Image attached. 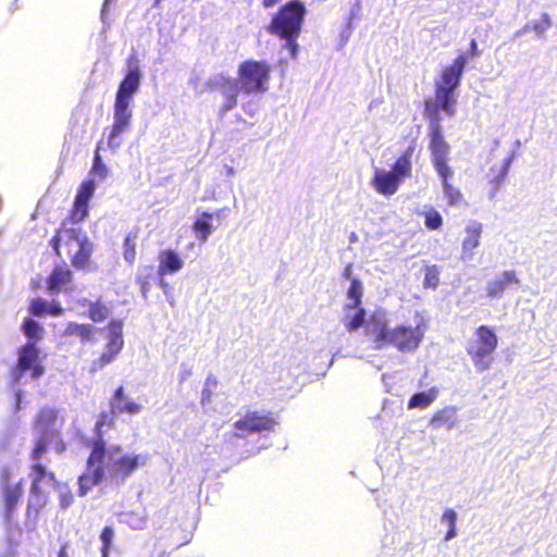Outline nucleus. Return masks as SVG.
Instances as JSON below:
<instances>
[{
  "instance_id": "2f4dec72",
  "label": "nucleus",
  "mask_w": 557,
  "mask_h": 557,
  "mask_svg": "<svg viewBox=\"0 0 557 557\" xmlns=\"http://www.w3.org/2000/svg\"><path fill=\"white\" fill-rule=\"evenodd\" d=\"M120 521L134 530H143L147 524V517L141 511H127L121 515Z\"/></svg>"
},
{
  "instance_id": "13d9d810",
  "label": "nucleus",
  "mask_w": 557,
  "mask_h": 557,
  "mask_svg": "<svg viewBox=\"0 0 557 557\" xmlns=\"http://www.w3.org/2000/svg\"><path fill=\"white\" fill-rule=\"evenodd\" d=\"M189 375V372L183 373L181 376V381H184Z\"/></svg>"
},
{
  "instance_id": "9d476101",
  "label": "nucleus",
  "mask_w": 557,
  "mask_h": 557,
  "mask_svg": "<svg viewBox=\"0 0 557 557\" xmlns=\"http://www.w3.org/2000/svg\"><path fill=\"white\" fill-rule=\"evenodd\" d=\"M38 354L35 343L32 342L21 348L18 363L12 374L14 383L24 384L42 375L44 368L37 362Z\"/></svg>"
},
{
  "instance_id": "de8ad7c7",
  "label": "nucleus",
  "mask_w": 557,
  "mask_h": 557,
  "mask_svg": "<svg viewBox=\"0 0 557 557\" xmlns=\"http://www.w3.org/2000/svg\"><path fill=\"white\" fill-rule=\"evenodd\" d=\"M158 285L162 288L163 293L168 296L170 286L163 276H159Z\"/></svg>"
},
{
  "instance_id": "412c9836",
  "label": "nucleus",
  "mask_w": 557,
  "mask_h": 557,
  "mask_svg": "<svg viewBox=\"0 0 557 557\" xmlns=\"http://www.w3.org/2000/svg\"><path fill=\"white\" fill-rule=\"evenodd\" d=\"M341 321L349 333H354L362 325L366 327L368 319L361 305L345 304Z\"/></svg>"
},
{
  "instance_id": "c9c22d12",
  "label": "nucleus",
  "mask_w": 557,
  "mask_h": 557,
  "mask_svg": "<svg viewBox=\"0 0 557 557\" xmlns=\"http://www.w3.org/2000/svg\"><path fill=\"white\" fill-rule=\"evenodd\" d=\"M109 170L107 165L102 162L99 152L96 151L90 175L98 177L100 181H103L107 178Z\"/></svg>"
},
{
  "instance_id": "72a5a7b5",
  "label": "nucleus",
  "mask_w": 557,
  "mask_h": 557,
  "mask_svg": "<svg viewBox=\"0 0 557 557\" xmlns=\"http://www.w3.org/2000/svg\"><path fill=\"white\" fill-rule=\"evenodd\" d=\"M362 295H363L362 283L357 278L351 280L350 286L347 290L346 304L361 305Z\"/></svg>"
},
{
  "instance_id": "bf43d9fd",
  "label": "nucleus",
  "mask_w": 557,
  "mask_h": 557,
  "mask_svg": "<svg viewBox=\"0 0 557 557\" xmlns=\"http://www.w3.org/2000/svg\"><path fill=\"white\" fill-rule=\"evenodd\" d=\"M227 173L231 174V175L234 174V169L233 168H228L227 169Z\"/></svg>"
},
{
  "instance_id": "4be33fe9",
  "label": "nucleus",
  "mask_w": 557,
  "mask_h": 557,
  "mask_svg": "<svg viewBox=\"0 0 557 557\" xmlns=\"http://www.w3.org/2000/svg\"><path fill=\"white\" fill-rule=\"evenodd\" d=\"M184 265V261L174 250H163L159 255V268L158 276H164L165 274H173L178 272Z\"/></svg>"
},
{
  "instance_id": "37998d69",
  "label": "nucleus",
  "mask_w": 557,
  "mask_h": 557,
  "mask_svg": "<svg viewBox=\"0 0 557 557\" xmlns=\"http://www.w3.org/2000/svg\"><path fill=\"white\" fill-rule=\"evenodd\" d=\"M49 302L44 299H34L30 304V311L34 315H41L47 313Z\"/></svg>"
},
{
  "instance_id": "6ab92c4d",
  "label": "nucleus",
  "mask_w": 557,
  "mask_h": 557,
  "mask_svg": "<svg viewBox=\"0 0 557 557\" xmlns=\"http://www.w3.org/2000/svg\"><path fill=\"white\" fill-rule=\"evenodd\" d=\"M96 189L94 180L85 181L75 197L74 209L72 211V220L75 223L83 221L88 214V202Z\"/></svg>"
},
{
  "instance_id": "2eb2a0df",
  "label": "nucleus",
  "mask_w": 557,
  "mask_h": 557,
  "mask_svg": "<svg viewBox=\"0 0 557 557\" xmlns=\"http://www.w3.org/2000/svg\"><path fill=\"white\" fill-rule=\"evenodd\" d=\"M141 71L138 60L133 55L127 60V70L125 77L120 83L115 101L131 103L134 96L138 92L141 83Z\"/></svg>"
},
{
  "instance_id": "393cba45",
  "label": "nucleus",
  "mask_w": 557,
  "mask_h": 557,
  "mask_svg": "<svg viewBox=\"0 0 557 557\" xmlns=\"http://www.w3.org/2000/svg\"><path fill=\"white\" fill-rule=\"evenodd\" d=\"M221 94L224 97V103L221 107V114H225L237 106V96L239 92L238 83L235 79L222 78Z\"/></svg>"
},
{
  "instance_id": "5701e85b",
  "label": "nucleus",
  "mask_w": 557,
  "mask_h": 557,
  "mask_svg": "<svg viewBox=\"0 0 557 557\" xmlns=\"http://www.w3.org/2000/svg\"><path fill=\"white\" fill-rule=\"evenodd\" d=\"M458 423V409L454 406H447L436 411L431 418L430 424L433 429L446 426L448 430L454 429Z\"/></svg>"
},
{
  "instance_id": "4468645a",
  "label": "nucleus",
  "mask_w": 557,
  "mask_h": 557,
  "mask_svg": "<svg viewBox=\"0 0 557 557\" xmlns=\"http://www.w3.org/2000/svg\"><path fill=\"white\" fill-rule=\"evenodd\" d=\"M432 162L438 176L453 175L451 169L447 164L449 146L445 141L441 124L431 125Z\"/></svg>"
},
{
  "instance_id": "f03ea898",
  "label": "nucleus",
  "mask_w": 557,
  "mask_h": 557,
  "mask_svg": "<svg viewBox=\"0 0 557 557\" xmlns=\"http://www.w3.org/2000/svg\"><path fill=\"white\" fill-rule=\"evenodd\" d=\"M55 419L52 409H42L36 420L35 429L39 437L32 453V486L27 504L28 513L30 511L38 513L46 506L48 500L47 488L54 482L53 473L47 471L46 467L40 463L42 455L48 448H53L58 454L64 450V445L54 428Z\"/></svg>"
},
{
  "instance_id": "3c124183",
  "label": "nucleus",
  "mask_w": 557,
  "mask_h": 557,
  "mask_svg": "<svg viewBox=\"0 0 557 557\" xmlns=\"http://www.w3.org/2000/svg\"><path fill=\"white\" fill-rule=\"evenodd\" d=\"M112 0H104L103 7H102V10H101V18H102V21H104V18H106V15L108 13V7H109V3Z\"/></svg>"
},
{
  "instance_id": "58836bf2",
  "label": "nucleus",
  "mask_w": 557,
  "mask_h": 557,
  "mask_svg": "<svg viewBox=\"0 0 557 557\" xmlns=\"http://www.w3.org/2000/svg\"><path fill=\"white\" fill-rule=\"evenodd\" d=\"M114 539V531L111 527H106L100 535L102 542L101 557H109V552Z\"/></svg>"
},
{
  "instance_id": "1a4fd4ad",
  "label": "nucleus",
  "mask_w": 557,
  "mask_h": 557,
  "mask_svg": "<svg viewBox=\"0 0 557 557\" xmlns=\"http://www.w3.org/2000/svg\"><path fill=\"white\" fill-rule=\"evenodd\" d=\"M123 326L122 320L113 319L104 329L107 339L104 351L100 358L92 361L91 371L103 369L117 358L124 347Z\"/></svg>"
},
{
  "instance_id": "39448f33",
  "label": "nucleus",
  "mask_w": 557,
  "mask_h": 557,
  "mask_svg": "<svg viewBox=\"0 0 557 557\" xmlns=\"http://www.w3.org/2000/svg\"><path fill=\"white\" fill-rule=\"evenodd\" d=\"M59 257L65 255L75 269H86L94 251V244L81 228H62L51 239Z\"/></svg>"
},
{
  "instance_id": "a211bd4d",
  "label": "nucleus",
  "mask_w": 557,
  "mask_h": 557,
  "mask_svg": "<svg viewBox=\"0 0 557 557\" xmlns=\"http://www.w3.org/2000/svg\"><path fill=\"white\" fill-rule=\"evenodd\" d=\"M467 64V57L460 54L453 64L446 66L442 73V78L435 86L455 91L460 84L462 73Z\"/></svg>"
},
{
  "instance_id": "7ed1b4c3",
  "label": "nucleus",
  "mask_w": 557,
  "mask_h": 557,
  "mask_svg": "<svg viewBox=\"0 0 557 557\" xmlns=\"http://www.w3.org/2000/svg\"><path fill=\"white\" fill-rule=\"evenodd\" d=\"M426 331L428 325L420 314L393 326L387 312L379 309L368 318L366 337L374 349L381 350L391 346L403 354H411L420 347Z\"/></svg>"
},
{
  "instance_id": "20e7f679",
  "label": "nucleus",
  "mask_w": 557,
  "mask_h": 557,
  "mask_svg": "<svg viewBox=\"0 0 557 557\" xmlns=\"http://www.w3.org/2000/svg\"><path fill=\"white\" fill-rule=\"evenodd\" d=\"M305 15V4L300 0H292L278 10L268 26L270 34L285 41V48L293 59L297 57V39L301 32Z\"/></svg>"
},
{
  "instance_id": "f8f14e48",
  "label": "nucleus",
  "mask_w": 557,
  "mask_h": 557,
  "mask_svg": "<svg viewBox=\"0 0 557 557\" xmlns=\"http://www.w3.org/2000/svg\"><path fill=\"white\" fill-rule=\"evenodd\" d=\"M132 116L131 103L114 101L113 124L107 138V146L113 152L121 147L123 143L122 135L128 131Z\"/></svg>"
},
{
  "instance_id": "6e6d98bb",
  "label": "nucleus",
  "mask_w": 557,
  "mask_h": 557,
  "mask_svg": "<svg viewBox=\"0 0 557 557\" xmlns=\"http://www.w3.org/2000/svg\"><path fill=\"white\" fill-rule=\"evenodd\" d=\"M226 211V209H221L219 211H216L215 213H212L213 216L215 215L216 218H220L224 214V212Z\"/></svg>"
},
{
  "instance_id": "c756f323",
  "label": "nucleus",
  "mask_w": 557,
  "mask_h": 557,
  "mask_svg": "<svg viewBox=\"0 0 557 557\" xmlns=\"http://www.w3.org/2000/svg\"><path fill=\"white\" fill-rule=\"evenodd\" d=\"M156 278L154 268L152 265H143L137 271V283L140 286V292L144 298L148 297L151 288V282Z\"/></svg>"
},
{
  "instance_id": "aec40b11",
  "label": "nucleus",
  "mask_w": 557,
  "mask_h": 557,
  "mask_svg": "<svg viewBox=\"0 0 557 557\" xmlns=\"http://www.w3.org/2000/svg\"><path fill=\"white\" fill-rule=\"evenodd\" d=\"M518 283L519 280L513 271L500 272L486 283V297L491 299L500 298L507 289Z\"/></svg>"
},
{
  "instance_id": "a18cd8bd",
  "label": "nucleus",
  "mask_w": 557,
  "mask_h": 557,
  "mask_svg": "<svg viewBox=\"0 0 557 557\" xmlns=\"http://www.w3.org/2000/svg\"><path fill=\"white\" fill-rule=\"evenodd\" d=\"M63 309L59 304H49L47 313L51 315H60L62 313Z\"/></svg>"
},
{
  "instance_id": "ea45409f",
  "label": "nucleus",
  "mask_w": 557,
  "mask_h": 557,
  "mask_svg": "<svg viewBox=\"0 0 557 557\" xmlns=\"http://www.w3.org/2000/svg\"><path fill=\"white\" fill-rule=\"evenodd\" d=\"M59 493V503L62 509L69 508L73 503V494L66 485L57 486Z\"/></svg>"
},
{
  "instance_id": "a878e982",
  "label": "nucleus",
  "mask_w": 557,
  "mask_h": 557,
  "mask_svg": "<svg viewBox=\"0 0 557 557\" xmlns=\"http://www.w3.org/2000/svg\"><path fill=\"white\" fill-rule=\"evenodd\" d=\"M72 273L66 265L55 267L48 278V289L51 294L59 293L62 286L70 283Z\"/></svg>"
},
{
  "instance_id": "e433bc0d",
  "label": "nucleus",
  "mask_w": 557,
  "mask_h": 557,
  "mask_svg": "<svg viewBox=\"0 0 557 557\" xmlns=\"http://www.w3.org/2000/svg\"><path fill=\"white\" fill-rule=\"evenodd\" d=\"M109 308L100 301L92 304L89 308V318L94 322L103 321L109 315Z\"/></svg>"
},
{
  "instance_id": "ddd939ff",
  "label": "nucleus",
  "mask_w": 557,
  "mask_h": 557,
  "mask_svg": "<svg viewBox=\"0 0 557 557\" xmlns=\"http://www.w3.org/2000/svg\"><path fill=\"white\" fill-rule=\"evenodd\" d=\"M276 424L277 422L274 418L251 411L234 423L235 435L237 437H246L253 434L271 432Z\"/></svg>"
},
{
  "instance_id": "0eeeda50",
  "label": "nucleus",
  "mask_w": 557,
  "mask_h": 557,
  "mask_svg": "<svg viewBox=\"0 0 557 557\" xmlns=\"http://www.w3.org/2000/svg\"><path fill=\"white\" fill-rule=\"evenodd\" d=\"M497 345V335L490 326L481 325L475 330L468 342L467 352L479 372L491 368Z\"/></svg>"
},
{
  "instance_id": "49530a36",
  "label": "nucleus",
  "mask_w": 557,
  "mask_h": 557,
  "mask_svg": "<svg viewBox=\"0 0 557 557\" xmlns=\"http://www.w3.org/2000/svg\"><path fill=\"white\" fill-rule=\"evenodd\" d=\"M470 55L471 57H479L480 55V50L478 48V44L474 39L471 40L470 42V51H469Z\"/></svg>"
},
{
  "instance_id": "c03bdc74",
  "label": "nucleus",
  "mask_w": 557,
  "mask_h": 557,
  "mask_svg": "<svg viewBox=\"0 0 557 557\" xmlns=\"http://www.w3.org/2000/svg\"><path fill=\"white\" fill-rule=\"evenodd\" d=\"M457 513L454 509H446L442 516V522L446 523L448 528L456 527Z\"/></svg>"
},
{
  "instance_id": "f704fd0d",
  "label": "nucleus",
  "mask_w": 557,
  "mask_h": 557,
  "mask_svg": "<svg viewBox=\"0 0 557 557\" xmlns=\"http://www.w3.org/2000/svg\"><path fill=\"white\" fill-rule=\"evenodd\" d=\"M425 287L435 289L440 284V268L437 265H430L425 268L424 282Z\"/></svg>"
},
{
  "instance_id": "4d7b16f0",
  "label": "nucleus",
  "mask_w": 557,
  "mask_h": 557,
  "mask_svg": "<svg viewBox=\"0 0 557 557\" xmlns=\"http://www.w3.org/2000/svg\"><path fill=\"white\" fill-rule=\"evenodd\" d=\"M58 557H67L66 555V552H65V546H63L60 552H59V556Z\"/></svg>"
},
{
  "instance_id": "4c0bfd02",
  "label": "nucleus",
  "mask_w": 557,
  "mask_h": 557,
  "mask_svg": "<svg viewBox=\"0 0 557 557\" xmlns=\"http://www.w3.org/2000/svg\"><path fill=\"white\" fill-rule=\"evenodd\" d=\"M23 329L29 339H39L42 333V327L33 319H26Z\"/></svg>"
},
{
  "instance_id": "c85d7f7f",
  "label": "nucleus",
  "mask_w": 557,
  "mask_h": 557,
  "mask_svg": "<svg viewBox=\"0 0 557 557\" xmlns=\"http://www.w3.org/2000/svg\"><path fill=\"white\" fill-rule=\"evenodd\" d=\"M438 396V388L431 387L425 392H420L411 396L408 401V409H425L428 408Z\"/></svg>"
},
{
  "instance_id": "bb28decb",
  "label": "nucleus",
  "mask_w": 557,
  "mask_h": 557,
  "mask_svg": "<svg viewBox=\"0 0 557 557\" xmlns=\"http://www.w3.org/2000/svg\"><path fill=\"white\" fill-rule=\"evenodd\" d=\"M213 214L209 212H202L200 216L195 221L193 230L196 233L197 238L201 243H206L209 236L213 232L212 226Z\"/></svg>"
},
{
  "instance_id": "864d4df0",
  "label": "nucleus",
  "mask_w": 557,
  "mask_h": 557,
  "mask_svg": "<svg viewBox=\"0 0 557 557\" xmlns=\"http://www.w3.org/2000/svg\"><path fill=\"white\" fill-rule=\"evenodd\" d=\"M21 400H22V393H21V391H17L16 392V409H20Z\"/></svg>"
},
{
  "instance_id": "09e8293b",
  "label": "nucleus",
  "mask_w": 557,
  "mask_h": 557,
  "mask_svg": "<svg viewBox=\"0 0 557 557\" xmlns=\"http://www.w3.org/2000/svg\"><path fill=\"white\" fill-rule=\"evenodd\" d=\"M456 535H457L456 527H450V528H448V531H447V533L445 535V540L446 541H450L454 537H456Z\"/></svg>"
},
{
  "instance_id": "7c9ffc66",
  "label": "nucleus",
  "mask_w": 557,
  "mask_h": 557,
  "mask_svg": "<svg viewBox=\"0 0 557 557\" xmlns=\"http://www.w3.org/2000/svg\"><path fill=\"white\" fill-rule=\"evenodd\" d=\"M95 326L91 324H78L71 322L67 324L65 334L79 336L84 342H90L94 339Z\"/></svg>"
},
{
  "instance_id": "6e6552de",
  "label": "nucleus",
  "mask_w": 557,
  "mask_h": 557,
  "mask_svg": "<svg viewBox=\"0 0 557 557\" xmlns=\"http://www.w3.org/2000/svg\"><path fill=\"white\" fill-rule=\"evenodd\" d=\"M269 66L263 62L247 61L239 66V83L244 94H259L267 90Z\"/></svg>"
},
{
  "instance_id": "f257e3e1",
  "label": "nucleus",
  "mask_w": 557,
  "mask_h": 557,
  "mask_svg": "<svg viewBox=\"0 0 557 557\" xmlns=\"http://www.w3.org/2000/svg\"><path fill=\"white\" fill-rule=\"evenodd\" d=\"M112 418L103 413L96 425V438L91 443V451L85 472L79 476V495H86L94 486L108 484L120 486L139 468L147 465L149 456L135 451L123 450L119 445L107 447L103 438L104 426L110 428Z\"/></svg>"
},
{
  "instance_id": "dca6fc26",
  "label": "nucleus",
  "mask_w": 557,
  "mask_h": 557,
  "mask_svg": "<svg viewBox=\"0 0 557 557\" xmlns=\"http://www.w3.org/2000/svg\"><path fill=\"white\" fill-rule=\"evenodd\" d=\"M13 470L4 469L2 473L3 479V505H4V515L8 520H11V517L23 496V479L18 481H12Z\"/></svg>"
},
{
  "instance_id": "5fc2aeb1",
  "label": "nucleus",
  "mask_w": 557,
  "mask_h": 557,
  "mask_svg": "<svg viewBox=\"0 0 557 557\" xmlns=\"http://www.w3.org/2000/svg\"><path fill=\"white\" fill-rule=\"evenodd\" d=\"M350 274H351V265H347V267L345 268V270H344V276H345L346 278H349Z\"/></svg>"
},
{
  "instance_id": "79ce46f5",
  "label": "nucleus",
  "mask_w": 557,
  "mask_h": 557,
  "mask_svg": "<svg viewBox=\"0 0 557 557\" xmlns=\"http://www.w3.org/2000/svg\"><path fill=\"white\" fill-rule=\"evenodd\" d=\"M135 247H136V245H135L133 238L129 235L126 236L125 240H124V259L126 262H128L131 264L135 260V256H136Z\"/></svg>"
},
{
  "instance_id": "f3484780",
  "label": "nucleus",
  "mask_w": 557,
  "mask_h": 557,
  "mask_svg": "<svg viewBox=\"0 0 557 557\" xmlns=\"http://www.w3.org/2000/svg\"><path fill=\"white\" fill-rule=\"evenodd\" d=\"M482 224L478 221H470L465 228V237L461 243L460 259L465 263L472 262L474 250L480 246Z\"/></svg>"
},
{
  "instance_id": "b1692460",
  "label": "nucleus",
  "mask_w": 557,
  "mask_h": 557,
  "mask_svg": "<svg viewBox=\"0 0 557 557\" xmlns=\"http://www.w3.org/2000/svg\"><path fill=\"white\" fill-rule=\"evenodd\" d=\"M112 413L126 412L129 414H137L141 411V405L124 397L123 387H119L111 400Z\"/></svg>"
},
{
  "instance_id": "8fccbe9b",
  "label": "nucleus",
  "mask_w": 557,
  "mask_h": 557,
  "mask_svg": "<svg viewBox=\"0 0 557 557\" xmlns=\"http://www.w3.org/2000/svg\"><path fill=\"white\" fill-rule=\"evenodd\" d=\"M211 396V392L208 388H203L202 395H201V403L205 405L207 401H209Z\"/></svg>"
},
{
  "instance_id": "603ef678",
  "label": "nucleus",
  "mask_w": 557,
  "mask_h": 557,
  "mask_svg": "<svg viewBox=\"0 0 557 557\" xmlns=\"http://www.w3.org/2000/svg\"><path fill=\"white\" fill-rule=\"evenodd\" d=\"M281 0H263V7L269 9L274 7L276 3H278Z\"/></svg>"
},
{
  "instance_id": "a19ab883",
  "label": "nucleus",
  "mask_w": 557,
  "mask_h": 557,
  "mask_svg": "<svg viewBox=\"0 0 557 557\" xmlns=\"http://www.w3.org/2000/svg\"><path fill=\"white\" fill-rule=\"evenodd\" d=\"M442 215L436 210L431 209L425 213V225L428 228L438 230L442 226Z\"/></svg>"
},
{
  "instance_id": "cd10ccee",
  "label": "nucleus",
  "mask_w": 557,
  "mask_h": 557,
  "mask_svg": "<svg viewBox=\"0 0 557 557\" xmlns=\"http://www.w3.org/2000/svg\"><path fill=\"white\" fill-rule=\"evenodd\" d=\"M552 26V20L547 13H543L540 18L528 22L524 27L519 30L516 36H520L527 32H534L536 37L544 38L546 32Z\"/></svg>"
},
{
  "instance_id": "423d86ee",
  "label": "nucleus",
  "mask_w": 557,
  "mask_h": 557,
  "mask_svg": "<svg viewBox=\"0 0 557 557\" xmlns=\"http://www.w3.org/2000/svg\"><path fill=\"white\" fill-rule=\"evenodd\" d=\"M413 149L408 148L394 163L392 170L374 169L372 187L380 195L389 197L397 193L405 178L411 175V156Z\"/></svg>"
},
{
  "instance_id": "9b49d317",
  "label": "nucleus",
  "mask_w": 557,
  "mask_h": 557,
  "mask_svg": "<svg viewBox=\"0 0 557 557\" xmlns=\"http://www.w3.org/2000/svg\"><path fill=\"white\" fill-rule=\"evenodd\" d=\"M455 91L435 86V96L425 100V115L431 125L441 124V111L447 116H454L456 112Z\"/></svg>"
},
{
  "instance_id": "473e14b6",
  "label": "nucleus",
  "mask_w": 557,
  "mask_h": 557,
  "mask_svg": "<svg viewBox=\"0 0 557 557\" xmlns=\"http://www.w3.org/2000/svg\"><path fill=\"white\" fill-rule=\"evenodd\" d=\"M451 176L453 175H445V176H440V177L442 180L443 193H444L445 198L447 199V203L449 206L454 207V206H458L461 202L462 195L457 188H455L454 186H451L448 183V180Z\"/></svg>"
}]
</instances>
